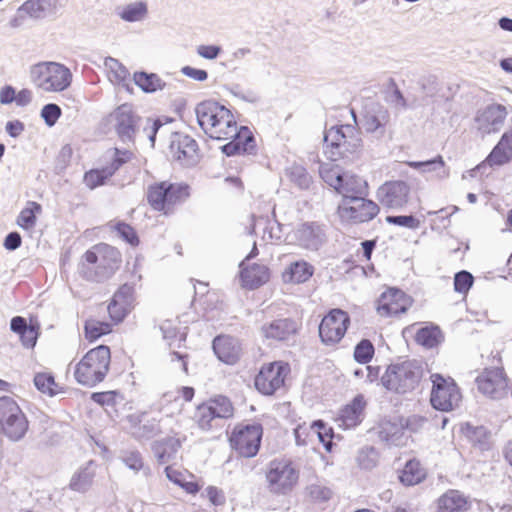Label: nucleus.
<instances>
[{"mask_svg": "<svg viewBox=\"0 0 512 512\" xmlns=\"http://www.w3.org/2000/svg\"><path fill=\"white\" fill-rule=\"evenodd\" d=\"M380 211L378 204L362 196L342 200L337 213L343 222L364 223L374 219Z\"/></svg>", "mask_w": 512, "mask_h": 512, "instance_id": "obj_12", "label": "nucleus"}, {"mask_svg": "<svg viewBox=\"0 0 512 512\" xmlns=\"http://www.w3.org/2000/svg\"><path fill=\"white\" fill-rule=\"evenodd\" d=\"M298 330L297 323L289 318L277 319L261 327V332L267 339L285 341Z\"/></svg>", "mask_w": 512, "mask_h": 512, "instance_id": "obj_28", "label": "nucleus"}, {"mask_svg": "<svg viewBox=\"0 0 512 512\" xmlns=\"http://www.w3.org/2000/svg\"><path fill=\"white\" fill-rule=\"evenodd\" d=\"M287 173L290 180L300 189L309 188L311 183V176L303 166L293 165L288 169Z\"/></svg>", "mask_w": 512, "mask_h": 512, "instance_id": "obj_45", "label": "nucleus"}, {"mask_svg": "<svg viewBox=\"0 0 512 512\" xmlns=\"http://www.w3.org/2000/svg\"><path fill=\"white\" fill-rule=\"evenodd\" d=\"M409 304V298L403 291L397 288H390L382 293L377 310L382 316L399 315L408 310Z\"/></svg>", "mask_w": 512, "mask_h": 512, "instance_id": "obj_24", "label": "nucleus"}, {"mask_svg": "<svg viewBox=\"0 0 512 512\" xmlns=\"http://www.w3.org/2000/svg\"><path fill=\"white\" fill-rule=\"evenodd\" d=\"M40 114L46 125L52 127L60 118L62 111L57 104L49 103L43 106Z\"/></svg>", "mask_w": 512, "mask_h": 512, "instance_id": "obj_55", "label": "nucleus"}, {"mask_svg": "<svg viewBox=\"0 0 512 512\" xmlns=\"http://www.w3.org/2000/svg\"><path fill=\"white\" fill-rule=\"evenodd\" d=\"M134 83L145 93H154L165 89L166 82L156 73L135 72Z\"/></svg>", "mask_w": 512, "mask_h": 512, "instance_id": "obj_35", "label": "nucleus"}, {"mask_svg": "<svg viewBox=\"0 0 512 512\" xmlns=\"http://www.w3.org/2000/svg\"><path fill=\"white\" fill-rule=\"evenodd\" d=\"M115 130L122 142H133L141 118L128 104L119 106L115 111Z\"/></svg>", "mask_w": 512, "mask_h": 512, "instance_id": "obj_23", "label": "nucleus"}, {"mask_svg": "<svg viewBox=\"0 0 512 512\" xmlns=\"http://www.w3.org/2000/svg\"><path fill=\"white\" fill-rule=\"evenodd\" d=\"M42 207L39 203L29 201L27 206L20 212L17 218V224L23 229H30L36 223V214L40 213Z\"/></svg>", "mask_w": 512, "mask_h": 512, "instance_id": "obj_42", "label": "nucleus"}, {"mask_svg": "<svg viewBox=\"0 0 512 512\" xmlns=\"http://www.w3.org/2000/svg\"><path fill=\"white\" fill-rule=\"evenodd\" d=\"M169 149L173 159L183 166H193L198 162V144L187 134L172 133Z\"/></svg>", "mask_w": 512, "mask_h": 512, "instance_id": "obj_20", "label": "nucleus"}, {"mask_svg": "<svg viewBox=\"0 0 512 512\" xmlns=\"http://www.w3.org/2000/svg\"><path fill=\"white\" fill-rule=\"evenodd\" d=\"M28 427V420L18 403L9 396L0 397V433L11 441H19Z\"/></svg>", "mask_w": 512, "mask_h": 512, "instance_id": "obj_7", "label": "nucleus"}, {"mask_svg": "<svg viewBox=\"0 0 512 512\" xmlns=\"http://www.w3.org/2000/svg\"><path fill=\"white\" fill-rule=\"evenodd\" d=\"M507 115L508 112L504 105H489L478 111L475 117L476 128L483 136L496 133L504 126Z\"/></svg>", "mask_w": 512, "mask_h": 512, "instance_id": "obj_22", "label": "nucleus"}, {"mask_svg": "<svg viewBox=\"0 0 512 512\" xmlns=\"http://www.w3.org/2000/svg\"><path fill=\"white\" fill-rule=\"evenodd\" d=\"M469 508L468 497L459 490L450 489L437 500V512H465Z\"/></svg>", "mask_w": 512, "mask_h": 512, "instance_id": "obj_30", "label": "nucleus"}, {"mask_svg": "<svg viewBox=\"0 0 512 512\" xmlns=\"http://www.w3.org/2000/svg\"><path fill=\"white\" fill-rule=\"evenodd\" d=\"M424 419L418 416L408 417L405 422L384 421L380 425L379 438L390 446H405L410 435L408 431H416L418 427L422 426Z\"/></svg>", "mask_w": 512, "mask_h": 512, "instance_id": "obj_13", "label": "nucleus"}, {"mask_svg": "<svg viewBox=\"0 0 512 512\" xmlns=\"http://www.w3.org/2000/svg\"><path fill=\"white\" fill-rule=\"evenodd\" d=\"M35 387L42 393L54 396L58 393V384L49 373H37L34 377Z\"/></svg>", "mask_w": 512, "mask_h": 512, "instance_id": "obj_43", "label": "nucleus"}, {"mask_svg": "<svg viewBox=\"0 0 512 512\" xmlns=\"http://www.w3.org/2000/svg\"><path fill=\"white\" fill-rule=\"evenodd\" d=\"M441 336V330L437 326L423 327L417 331L415 340L426 348H433L440 343Z\"/></svg>", "mask_w": 512, "mask_h": 512, "instance_id": "obj_40", "label": "nucleus"}, {"mask_svg": "<svg viewBox=\"0 0 512 512\" xmlns=\"http://www.w3.org/2000/svg\"><path fill=\"white\" fill-rule=\"evenodd\" d=\"M169 357L174 370H179L184 374H188V354L172 351L169 354Z\"/></svg>", "mask_w": 512, "mask_h": 512, "instance_id": "obj_61", "label": "nucleus"}, {"mask_svg": "<svg viewBox=\"0 0 512 512\" xmlns=\"http://www.w3.org/2000/svg\"><path fill=\"white\" fill-rule=\"evenodd\" d=\"M181 447V441L175 437H166L152 444V451L160 464L174 460Z\"/></svg>", "mask_w": 512, "mask_h": 512, "instance_id": "obj_32", "label": "nucleus"}, {"mask_svg": "<svg viewBox=\"0 0 512 512\" xmlns=\"http://www.w3.org/2000/svg\"><path fill=\"white\" fill-rule=\"evenodd\" d=\"M311 430L313 433L317 434L324 448L330 452L332 450V438L334 436L333 429L328 427L324 421L317 420L311 425Z\"/></svg>", "mask_w": 512, "mask_h": 512, "instance_id": "obj_44", "label": "nucleus"}, {"mask_svg": "<svg viewBox=\"0 0 512 512\" xmlns=\"http://www.w3.org/2000/svg\"><path fill=\"white\" fill-rule=\"evenodd\" d=\"M93 474L87 468L75 474L70 482V488L77 492H85L92 484Z\"/></svg>", "mask_w": 512, "mask_h": 512, "instance_id": "obj_48", "label": "nucleus"}, {"mask_svg": "<svg viewBox=\"0 0 512 512\" xmlns=\"http://www.w3.org/2000/svg\"><path fill=\"white\" fill-rule=\"evenodd\" d=\"M197 123L210 138L232 140L222 146L227 156L256 155L257 145L253 133L248 127L238 128L232 112L215 100H205L195 107Z\"/></svg>", "mask_w": 512, "mask_h": 512, "instance_id": "obj_1", "label": "nucleus"}, {"mask_svg": "<svg viewBox=\"0 0 512 512\" xmlns=\"http://www.w3.org/2000/svg\"><path fill=\"white\" fill-rule=\"evenodd\" d=\"M120 262L117 249L107 244H98L83 255L79 273L87 281L101 283L115 273Z\"/></svg>", "mask_w": 512, "mask_h": 512, "instance_id": "obj_2", "label": "nucleus"}, {"mask_svg": "<svg viewBox=\"0 0 512 512\" xmlns=\"http://www.w3.org/2000/svg\"><path fill=\"white\" fill-rule=\"evenodd\" d=\"M63 6V0H27L18 11L34 19H43L56 14Z\"/></svg>", "mask_w": 512, "mask_h": 512, "instance_id": "obj_26", "label": "nucleus"}, {"mask_svg": "<svg viewBox=\"0 0 512 512\" xmlns=\"http://www.w3.org/2000/svg\"><path fill=\"white\" fill-rule=\"evenodd\" d=\"M425 477V472L420 463L416 460H409L402 470L399 479L407 486H413L420 483Z\"/></svg>", "mask_w": 512, "mask_h": 512, "instance_id": "obj_38", "label": "nucleus"}, {"mask_svg": "<svg viewBox=\"0 0 512 512\" xmlns=\"http://www.w3.org/2000/svg\"><path fill=\"white\" fill-rule=\"evenodd\" d=\"M115 230L119 234V236L129 243L132 246H136L139 243V238L136 234V231L132 226L126 224L124 222H119L115 226Z\"/></svg>", "mask_w": 512, "mask_h": 512, "instance_id": "obj_59", "label": "nucleus"}, {"mask_svg": "<svg viewBox=\"0 0 512 512\" xmlns=\"http://www.w3.org/2000/svg\"><path fill=\"white\" fill-rule=\"evenodd\" d=\"M110 318L115 323H120L124 320V318L128 315V313L132 310L131 307L122 305L118 302H115V299L112 297L111 302L107 307Z\"/></svg>", "mask_w": 512, "mask_h": 512, "instance_id": "obj_57", "label": "nucleus"}, {"mask_svg": "<svg viewBox=\"0 0 512 512\" xmlns=\"http://www.w3.org/2000/svg\"><path fill=\"white\" fill-rule=\"evenodd\" d=\"M313 272V266L306 261H296L285 270L283 280L297 284L304 283L311 278Z\"/></svg>", "mask_w": 512, "mask_h": 512, "instance_id": "obj_34", "label": "nucleus"}, {"mask_svg": "<svg viewBox=\"0 0 512 512\" xmlns=\"http://www.w3.org/2000/svg\"><path fill=\"white\" fill-rule=\"evenodd\" d=\"M133 156V153L130 150L124 149H114V156L109 165L106 166L111 175L113 176L116 171L120 169L122 165L129 162Z\"/></svg>", "mask_w": 512, "mask_h": 512, "instance_id": "obj_52", "label": "nucleus"}, {"mask_svg": "<svg viewBox=\"0 0 512 512\" xmlns=\"http://www.w3.org/2000/svg\"><path fill=\"white\" fill-rule=\"evenodd\" d=\"M213 351L220 361L233 365L237 363L242 355L240 341L229 335H220L212 342Z\"/></svg>", "mask_w": 512, "mask_h": 512, "instance_id": "obj_25", "label": "nucleus"}, {"mask_svg": "<svg viewBox=\"0 0 512 512\" xmlns=\"http://www.w3.org/2000/svg\"><path fill=\"white\" fill-rule=\"evenodd\" d=\"M473 282L474 277L470 272L466 270L459 271L454 276V289L458 293L466 294L472 287Z\"/></svg>", "mask_w": 512, "mask_h": 512, "instance_id": "obj_53", "label": "nucleus"}, {"mask_svg": "<svg viewBox=\"0 0 512 512\" xmlns=\"http://www.w3.org/2000/svg\"><path fill=\"white\" fill-rule=\"evenodd\" d=\"M512 159V128L506 131L486 158L490 166H501Z\"/></svg>", "mask_w": 512, "mask_h": 512, "instance_id": "obj_31", "label": "nucleus"}, {"mask_svg": "<svg viewBox=\"0 0 512 512\" xmlns=\"http://www.w3.org/2000/svg\"><path fill=\"white\" fill-rule=\"evenodd\" d=\"M410 190V185L406 181H386L378 188L376 196L383 207L401 210L409 201Z\"/></svg>", "mask_w": 512, "mask_h": 512, "instance_id": "obj_16", "label": "nucleus"}, {"mask_svg": "<svg viewBox=\"0 0 512 512\" xmlns=\"http://www.w3.org/2000/svg\"><path fill=\"white\" fill-rule=\"evenodd\" d=\"M111 172L106 167L100 170H91L86 172L84 175V182L90 188L94 189L100 185H103L105 181L110 178Z\"/></svg>", "mask_w": 512, "mask_h": 512, "instance_id": "obj_49", "label": "nucleus"}, {"mask_svg": "<svg viewBox=\"0 0 512 512\" xmlns=\"http://www.w3.org/2000/svg\"><path fill=\"white\" fill-rule=\"evenodd\" d=\"M388 101L399 109L408 107L407 101L393 79H390Z\"/></svg>", "mask_w": 512, "mask_h": 512, "instance_id": "obj_58", "label": "nucleus"}, {"mask_svg": "<svg viewBox=\"0 0 512 512\" xmlns=\"http://www.w3.org/2000/svg\"><path fill=\"white\" fill-rule=\"evenodd\" d=\"M320 175L325 183L334 188L337 192L341 183H343L344 173H341L339 167L322 168Z\"/></svg>", "mask_w": 512, "mask_h": 512, "instance_id": "obj_50", "label": "nucleus"}, {"mask_svg": "<svg viewBox=\"0 0 512 512\" xmlns=\"http://www.w3.org/2000/svg\"><path fill=\"white\" fill-rule=\"evenodd\" d=\"M389 122L390 113L386 107L377 102H371L365 106L361 125L366 133L381 139L386 134Z\"/></svg>", "mask_w": 512, "mask_h": 512, "instance_id": "obj_17", "label": "nucleus"}, {"mask_svg": "<svg viewBox=\"0 0 512 512\" xmlns=\"http://www.w3.org/2000/svg\"><path fill=\"white\" fill-rule=\"evenodd\" d=\"M366 401L362 394L356 395L353 400L347 404L339 414L337 421L339 426L346 429L354 428L359 425L364 418Z\"/></svg>", "mask_w": 512, "mask_h": 512, "instance_id": "obj_27", "label": "nucleus"}, {"mask_svg": "<svg viewBox=\"0 0 512 512\" xmlns=\"http://www.w3.org/2000/svg\"><path fill=\"white\" fill-rule=\"evenodd\" d=\"M262 434V426L257 423L237 426L230 436V445L240 456L252 458L260 449Z\"/></svg>", "mask_w": 512, "mask_h": 512, "instance_id": "obj_11", "label": "nucleus"}, {"mask_svg": "<svg viewBox=\"0 0 512 512\" xmlns=\"http://www.w3.org/2000/svg\"><path fill=\"white\" fill-rule=\"evenodd\" d=\"M350 324L347 312L341 309H332L319 325V336L325 345H335L344 337Z\"/></svg>", "mask_w": 512, "mask_h": 512, "instance_id": "obj_15", "label": "nucleus"}, {"mask_svg": "<svg viewBox=\"0 0 512 512\" xmlns=\"http://www.w3.org/2000/svg\"><path fill=\"white\" fill-rule=\"evenodd\" d=\"M105 64L110 67L118 81H124L129 75L128 70L117 59L108 57Z\"/></svg>", "mask_w": 512, "mask_h": 512, "instance_id": "obj_62", "label": "nucleus"}, {"mask_svg": "<svg viewBox=\"0 0 512 512\" xmlns=\"http://www.w3.org/2000/svg\"><path fill=\"white\" fill-rule=\"evenodd\" d=\"M111 331L112 327L108 322L89 319L84 324L85 337L91 342L109 334Z\"/></svg>", "mask_w": 512, "mask_h": 512, "instance_id": "obj_41", "label": "nucleus"}, {"mask_svg": "<svg viewBox=\"0 0 512 512\" xmlns=\"http://www.w3.org/2000/svg\"><path fill=\"white\" fill-rule=\"evenodd\" d=\"M388 224L405 227L409 229H418L420 221L413 215H388L385 218Z\"/></svg>", "mask_w": 512, "mask_h": 512, "instance_id": "obj_51", "label": "nucleus"}, {"mask_svg": "<svg viewBox=\"0 0 512 512\" xmlns=\"http://www.w3.org/2000/svg\"><path fill=\"white\" fill-rule=\"evenodd\" d=\"M478 390L492 398L500 399L507 394L508 382L503 368H486L477 376Z\"/></svg>", "mask_w": 512, "mask_h": 512, "instance_id": "obj_19", "label": "nucleus"}, {"mask_svg": "<svg viewBox=\"0 0 512 512\" xmlns=\"http://www.w3.org/2000/svg\"><path fill=\"white\" fill-rule=\"evenodd\" d=\"M374 346L368 339H362L354 349V359L360 364H367L374 355Z\"/></svg>", "mask_w": 512, "mask_h": 512, "instance_id": "obj_46", "label": "nucleus"}, {"mask_svg": "<svg viewBox=\"0 0 512 512\" xmlns=\"http://www.w3.org/2000/svg\"><path fill=\"white\" fill-rule=\"evenodd\" d=\"M361 148L360 132L353 125L332 126L324 133V152L331 161L352 159Z\"/></svg>", "mask_w": 512, "mask_h": 512, "instance_id": "obj_3", "label": "nucleus"}, {"mask_svg": "<svg viewBox=\"0 0 512 512\" xmlns=\"http://www.w3.org/2000/svg\"><path fill=\"white\" fill-rule=\"evenodd\" d=\"M117 14L126 22H139L146 18L148 6L147 3L143 1L132 2L123 6Z\"/></svg>", "mask_w": 512, "mask_h": 512, "instance_id": "obj_37", "label": "nucleus"}, {"mask_svg": "<svg viewBox=\"0 0 512 512\" xmlns=\"http://www.w3.org/2000/svg\"><path fill=\"white\" fill-rule=\"evenodd\" d=\"M113 298L115 299V302L133 308L135 301L134 287L127 283L123 284L114 293Z\"/></svg>", "mask_w": 512, "mask_h": 512, "instance_id": "obj_54", "label": "nucleus"}, {"mask_svg": "<svg viewBox=\"0 0 512 512\" xmlns=\"http://www.w3.org/2000/svg\"><path fill=\"white\" fill-rule=\"evenodd\" d=\"M188 185L162 181L150 185L147 200L156 211H165L170 206L185 200L189 196Z\"/></svg>", "mask_w": 512, "mask_h": 512, "instance_id": "obj_9", "label": "nucleus"}, {"mask_svg": "<svg viewBox=\"0 0 512 512\" xmlns=\"http://www.w3.org/2000/svg\"><path fill=\"white\" fill-rule=\"evenodd\" d=\"M31 82L44 92H62L72 82V73L65 65L53 62H39L30 67Z\"/></svg>", "mask_w": 512, "mask_h": 512, "instance_id": "obj_5", "label": "nucleus"}, {"mask_svg": "<svg viewBox=\"0 0 512 512\" xmlns=\"http://www.w3.org/2000/svg\"><path fill=\"white\" fill-rule=\"evenodd\" d=\"M221 51V47L217 45H200L197 48L198 55L208 60L216 59Z\"/></svg>", "mask_w": 512, "mask_h": 512, "instance_id": "obj_64", "label": "nucleus"}, {"mask_svg": "<svg viewBox=\"0 0 512 512\" xmlns=\"http://www.w3.org/2000/svg\"><path fill=\"white\" fill-rule=\"evenodd\" d=\"M122 460L129 469L135 472H138L144 466L142 456L138 451L126 452L123 455Z\"/></svg>", "mask_w": 512, "mask_h": 512, "instance_id": "obj_60", "label": "nucleus"}, {"mask_svg": "<svg viewBox=\"0 0 512 512\" xmlns=\"http://www.w3.org/2000/svg\"><path fill=\"white\" fill-rule=\"evenodd\" d=\"M228 91L234 97L248 103L255 104L260 101L259 93L253 88H244L240 84H232Z\"/></svg>", "mask_w": 512, "mask_h": 512, "instance_id": "obj_47", "label": "nucleus"}, {"mask_svg": "<svg viewBox=\"0 0 512 512\" xmlns=\"http://www.w3.org/2000/svg\"><path fill=\"white\" fill-rule=\"evenodd\" d=\"M359 466L363 469H372L377 463V453L373 447L362 449L357 457Z\"/></svg>", "mask_w": 512, "mask_h": 512, "instance_id": "obj_56", "label": "nucleus"}, {"mask_svg": "<svg viewBox=\"0 0 512 512\" xmlns=\"http://www.w3.org/2000/svg\"><path fill=\"white\" fill-rule=\"evenodd\" d=\"M290 237L301 248L316 251L325 242L326 233L318 222H305L299 224Z\"/></svg>", "mask_w": 512, "mask_h": 512, "instance_id": "obj_21", "label": "nucleus"}, {"mask_svg": "<svg viewBox=\"0 0 512 512\" xmlns=\"http://www.w3.org/2000/svg\"><path fill=\"white\" fill-rule=\"evenodd\" d=\"M233 415V406L227 397L219 396L199 405L194 418L198 426L208 431L220 425V421Z\"/></svg>", "mask_w": 512, "mask_h": 512, "instance_id": "obj_10", "label": "nucleus"}, {"mask_svg": "<svg viewBox=\"0 0 512 512\" xmlns=\"http://www.w3.org/2000/svg\"><path fill=\"white\" fill-rule=\"evenodd\" d=\"M466 435L480 450L485 451L490 448L491 433L486 427L467 424Z\"/></svg>", "mask_w": 512, "mask_h": 512, "instance_id": "obj_39", "label": "nucleus"}, {"mask_svg": "<svg viewBox=\"0 0 512 512\" xmlns=\"http://www.w3.org/2000/svg\"><path fill=\"white\" fill-rule=\"evenodd\" d=\"M365 187L366 182L362 178L344 173L343 183H341L337 193L342 195V200H348L350 198L362 196Z\"/></svg>", "mask_w": 512, "mask_h": 512, "instance_id": "obj_36", "label": "nucleus"}, {"mask_svg": "<svg viewBox=\"0 0 512 512\" xmlns=\"http://www.w3.org/2000/svg\"><path fill=\"white\" fill-rule=\"evenodd\" d=\"M38 335L37 328L28 326L19 336L24 347L33 348L36 345Z\"/></svg>", "mask_w": 512, "mask_h": 512, "instance_id": "obj_63", "label": "nucleus"}, {"mask_svg": "<svg viewBox=\"0 0 512 512\" xmlns=\"http://www.w3.org/2000/svg\"><path fill=\"white\" fill-rule=\"evenodd\" d=\"M422 373V367L417 361L392 364L381 377V383L389 391L404 394L416 388Z\"/></svg>", "mask_w": 512, "mask_h": 512, "instance_id": "obj_6", "label": "nucleus"}, {"mask_svg": "<svg viewBox=\"0 0 512 512\" xmlns=\"http://www.w3.org/2000/svg\"><path fill=\"white\" fill-rule=\"evenodd\" d=\"M242 286L256 289L269 280V269L262 264H253L245 267L244 261L239 264Z\"/></svg>", "mask_w": 512, "mask_h": 512, "instance_id": "obj_29", "label": "nucleus"}, {"mask_svg": "<svg viewBox=\"0 0 512 512\" xmlns=\"http://www.w3.org/2000/svg\"><path fill=\"white\" fill-rule=\"evenodd\" d=\"M287 372V364L281 362L270 363L262 367L255 377L256 389L264 395L274 394L284 385Z\"/></svg>", "mask_w": 512, "mask_h": 512, "instance_id": "obj_18", "label": "nucleus"}, {"mask_svg": "<svg viewBox=\"0 0 512 512\" xmlns=\"http://www.w3.org/2000/svg\"><path fill=\"white\" fill-rule=\"evenodd\" d=\"M269 490L275 494H286L297 483L298 472L287 460H274L266 474Z\"/></svg>", "mask_w": 512, "mask_h": 512, "instance_id": "obj_14", "label": "nucleus"}, {"mask_svg": "<svg viewBox=\"0 0 512 512\" xmlns=\"http://www.w3.org/2000/svg\"><path fill=\"white\" fill-rule=\"evenodd\" d=\"M407 165L421 173H435L438 179H444L449 176L445 161L441 155L426 161H409Z\"/></svg>", "mask_w": 512, "mask_h": 512, "instance_id": "obj_33", "label": "nucleus"}, {"mask_svg": "<svg viewBox=\"0 0 512 512\" xmlns=\"http://www.w3.org/2000/svg\"><path fill=\"white\" fill-rule=\"evenodd\" d=\"M432 390L430 402L434 409L449 412L458 407L461 401L460 389L451 377L435 373L430 376Z\"/></svg>", "mask_w": 512, "mask_h": 512, "instance_id": "obj_8", "label": "nucleus"}, {"mask_svg": "<svg viewBox=\"0 0 512 512\" xmlns=\"http://www.w3.org/2000/svg\"><path fill=\"white\" fill-rule=\"evenodd\" d=\"M110 362V348L106 345H99L90 349L77 363L74 377L79 384L94 387L105 379Z\"/></svg>", "mask_w": 512, "mask_h": 512, "instance_id": "obj_4", "label": "nucleus"}]
</instances>
